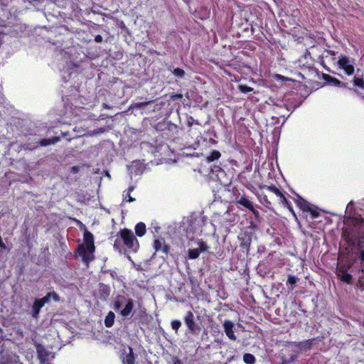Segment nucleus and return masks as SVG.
Instances as JSON below:
<instances>
[{
    "mask_svg": "<svg viewBox=\"0 0 364 364\" xmlns=\"http://www.w3.org/2000/svg\"><path fill=\"white\" fill-rule=\"evenodd\" d=\"M289 363H290V360H282V362L280 364H289Z\"/></svg>",
    "mask_w": 364,
    "mask_h": 364,
    "instance_id": "47",
    "label": "nucleus"
},
{
    "mask_svg": "<svg viewBox=\"0 0 364 364\" xmlns=\"http://www.w3.org/2000/svg\"><path fill=\"white\" fill-rule=\"evenodd\" d=\"M307 213H310L311 217L313 219L317 218L320 215L319 213L316 210L312 208L311 207L310 208V210H308Z\"/></svg>",
    "mask_w": 364,
    "mask_h": 364,
    "instance_id": "36",
    "label": "nucleus"
},
{
    "mask_svg": "<svg viewBox=\"0 0 364 364\" xmlns=\"http://www.w3.org/2000/svg\"><path fill=\"white\" fill-rule=\"evenodd\" d=\"M60 141V136H53L50 139H42L38 141V144L41 146H46L50 144H55Z\"/></svg>",
    "mask_w": 364,
    "mask_h": 364,
    "instance_id": "14",
    "label": "nucleus"
},
{
    "mask_svg": "<svg viewBox=\"0 0 364 364\" xmlns=\"http://www.w3.org/2000/svg\"><path fill=\"white\" fill-rule=\"evenodd\" d=\"M170 98L171 100H178V99H182L183 98V95L181 94V93H172L171 95H170Z\"/></svg>",
    "mask_w": 364,
    "mask_h": 364,
    "instance_id": "38",
    "label": "nucleus"
},
{
    "mask_svg": "<svg viewBox=\"0 0 364 364\" xmlns=\"http://www.w3.org/2000/svg\"><path fill=\"white\" fill-rule=\"evenodd\" d=\"M113 307L122 317L127 318L130 316L134 309V300L124 295H117L114 298Z\"/></svg>",
    "mask_w": 364,
    "mask_h": 364,
    "instance_id": "3",
    "label": "nucleus"
},
{
    "mask_svg": "<svg viewBox=\"0 0 364 364\" xmlns=\"http://www.w3.org/2000/svg\"><path fill=\"white\" fill-rule=\"evenodd\" d=\"M50 299V295H48V294L47 293L45 296H43L41 299H37L36 300L43 307L46 304L49 303Z\"/></svg>",
    "mask_w": 364,
    "mask_h": 364,
    "instance_id": "32",
    "label": "nucleus"
},
{
    "mask_svg": "<svg viewBox=\"0 0 364 364\" xmlns=\"http://www.w3.org/2000/svg\"><path fill=\"white\" fill-rule=\"evenodd\" d=\"M66 136V134L63 133V136Z\"/></svg>",
    "mask_w": 364,
    "mask_h": 364,
    "instance_id": "50",
    "label": "nucleus"
},
{
    "mask_svg": "<svg viewBox=\"0 0 364 364\" xmlns=\"http://www.w3.org/2000/svg\"><path fill=\"white\" fill-rule=\"evenodd\" d=\"M48 294L50 295V299H52L54 301H60V297L55 291L48 292Z\"/></svg>",
    "mask_w": 364,
    "mask_h": 364,
    "instance_id": "35",
    "label": "nucleus"
},
{
    "mask_svg": "<svg viewBox=\"0 0 364 364\" xmlns=\"http://www.w3.org/2000/svg\"><path fill=\"white\" fill-rule=\"evenodd\" d=\"M11 250V247H8L6 243L3 241V238L0 235V255L4 252H9Z\"/></svg>",
    "mask_w": 364,
    "mask_h": 364,
    "instance_id": "28",
    "label": "nucleus"
},
{
    "mask_svg": "<svg viewBox=\"0 0 364 364\" xmlns=\"http://www.w3.org/2000/svg\"><path fill=\"white\" fill-rule=\"evenodd\" d=\"M182 323L180 320H173L171 322V328L175 331L176 333H178V329L181 328Z\"/></svg>",
    "mask_w": 364,
    "mask_h": 364,
    "instance_id": "30",
    "label": "nucleus"
},
{
    "mask_svg": "<svg viewBox=\"0 0 364 364\" xmlns=\"http://www.w3.org/2000/svg\"><path fill=\"white\" fill-rule=\"evenodd\" d=\"M362 259L364 260V252H362Z\"/></svg>",
    "mask_w": 364,
    "mask_h": 364,
    "instance_id": "48",
    "label": "nucleus"
},
{
    "mask_svg": "<svg viewBox=\"0 0 364 364\" xmlns=\"http://www.w3.org/2000/svg\"><path fill=\"white\" fill-rule=\"evenodd\" d=\"M124 364H135V355L133 349L129 347V353L123 358Z\"/></svg>",
    "mask_w": 364,
    "mask_h": 364,
    "instance_id": "15",
    "label": "nucleus"
},
{
    "mask_svg": "<svg viewBox=\"0 0 364 364\" xmlns=\"http://www.w3.org/2000/svg\"><path fill=\"white\" fill-rule=\"evenodd\" d=\"M323 79L328 83L339 87L347 88L348 83L341 81L340 80L332 77L328 74H323Z\"/></svg>",
    "mask_w": 364,
    "mask_h": 364,
    "instance_id": "10",
    "label": "nucleus"
},
{
    "mask_svg": "<svg viewBox=\"0 0 364 364\" xmlns=\"http://www.w3.org/2000/svg\"><path fill=\"white\" fill-rule=\"evenodd\" d=\"M316 338L305 340L300 342H291V345L299 348L300 350L307 351L312 348Z\"/></svg>",
    "mask_w": 364,
    "mask_h": 364,
    "instance_id": "8",
    "label": "nucleus"
},
{
    "mask_svg": "<svg viewBox=\"0 0 364 364\" xmlns=\"http://www.w3.org/2000/svg\"><path fill=\"white\" fill-rule=\"evenodd\" d=\"M298 278L294 275H289L287 281V284H290L291 287L289 288L290 290L294 289V285L297 282Z\"/></svg>",
    "mask_w": 364,
    "mask_h": 364,
    "instance_id": "27",
    "label": "nucleus"
},
{
    "mask_svg": "<svg viewBox=\"0 0 364 364\" xmlns=\"http://www.w3.org/2000/svg\"><path fill=\"white\" fill-rule=\"evenodd\" d=\"M338 66L340 69L343 70L344 73L350 76L354 73L355 68L353 63L350 62L349 58L346 55H342L338 62Z\"/></svg>",
    "mask_w": 364,
    "mask_h": 364,
    "instance_id": "5",
    "label": "nucleus"
},
{
    "mask_svg": "<svg viewBox=\"0 0 364 364\" xmlns=\"http://www.w3.org/2000/svg\"><path fill=\"white\" fill-rule=\"evenodd\" d=\"M134 190V187L133 186H130L129 188H128V193L127 194V196H125V198H124V200L127 201V202H133L135 200V198H132L130 195V193Z\"/></svg>",
    "mask_w": 364,
    "mask_h": 364,
    "instance_id": "34",
    "label": "nucleus"
},
{
    "mask_svg": "<svg viewBox=\"0 0 364 364\" xmlns=\"http://www.w3.org/2000/svg\"><path fill=\"white\" fill-rule=\"evenodd\" d=\"M294 202L297 207H299L303 212L307 213L308 210H310V208L311 207V204L301 196L296 194Z\"/></svg>",
    "mask_w": 364,
    "mask_h": 364,
    "instance_id": "12",
    "label": "nucleus"
},
{
    "mask_svg": "<svg viewBox=\"0 0 364 364\" xmlns=\"http://www.w3.org/2000/svg\"><path fill=\"white\" fill-rule=\"evenodd\" d=\"M250 211L251 213H252V214L254 215L255 218L256 220H258L259 218V217H260L259 212L257 209H255L254 206H253V209L250 210Z\"/></svg>",
    "mask_w": 364,
    "mask_h": 364,
    "instance_id": "41",
    "label": "nucleus"
},
{
    "mask_svg": "<svg viewBox=\"0 0 364 364\" xmlns=\"http://www.w3.org/2000/svg\"><path fill=\"white\" fill-rule=\"evenodd\" d=\"M120 239L117 238L113 247L115 250H120L122 244L130 251L136 252L139 248V243L133 232L127 228H123L118 232Z\"/></svg>",
    "mask_w": 364,
    "mask_h": 364,
    "instance_id": "1",
    "label": "nucleus"
},
{
    "mask_svg": "<svg viewBox=\"0 0 364 364\" xmlns=\"http://www.w3.org/2000/svg\"><path fill=\"white\" fill-rule=\"evenodd\" d=\"M198 246H199V247L198 249L199 250V251L200 252H205L208 251V248H209V247L207 245V244L203 240H200L198 242Z\"/></svg>",
    "mask_w": 364,
    "mask_h": 364,
    "instance_id": "33",
    "label": "nucleus"
},
{
    "mask_svg": "<svg viewBox=\"0 0 364 364\" xmlns=\"http://www.w3.org/2000/svg\"><path fill=\"white\" fill-rule=\"evenodd\" d=\"M99 291L100 298L105 300H106L110 295V288L106 284H101Z\"/></svg>",
    "mask_w": 364,
    "mask_h": 364,
    "instance_id": "18",
    "label": "nucleus"
},
{
    "mask_svg": "<svg viewBox=\"0 0 364 364\" xmlns=\"http://www.w3.org/2000/svg\"><path fill=\"white\" fill-rule=\"evenodd\" d=\"M135 234L138 237H142L146 234V228L143 222L138 223L134 227Z\"/></svg>",
    "mask_w": 364,
    "mask_h": 364,
    "instance_id": "16",
    "label": "nucleus"
},
{
    "mask_svg": "<svg viewBox=\"0 0 364 364\" xmlns=\"http://www.w3.org/2000/svg\"><path fill=\"white\" fill-rule=\"evenodd\" d=\"M80 171V168L77 166H73L71 167V172L73 173H77Z\"/></svg>",
    "mask_w": 364,
    "mask_h": 364,
    "instance_id": "43",
    "label": "nucleus"
},
{
    "mask_svg": "<svg viewBox=\"0 0 364 364\" xmlns=\"http://www.w3.org/2000/svg\"><path fill=\"white\" fill-rule=\"evenodd\" d=\"M83 239L85 245L81 244L78 245L77 253L82 257L87 267H88L90 261L94 259L93 252L95 250L94 236L86 230L83 234Z\"/></svg>",
    "mask_w": 364,
    "mask_h": 364,
    "instance_id": "2",
    "label": "nucleus"
},
{
    "mask_svg": "<svg viewBox=\"0 0 364 364\" xmlns=\"http://www.w3.org/2000/svg\"><path fill=\"white\" fill-rule=\"evenodd\" d=\"M232 191L235 196V201L237 204L247 208L248 210L253 209V203L245 195L240 196V193L236 187H233Z\"/></svg>",
    "mask_w": 364,
    "mask_h": 364,
    "instance_id": "6",
    "label": "nucleus"
},
{
    "mask_svg": "<svg viewBox=\"0 0 364 364\" xmlns=\"http://www.w3.org/2000/svg\"><path fill=\"white\" fill-rule=\"evenodd\" d=\"M172 73L176 77H180V78L184 77V76L186 75L185 71L183 69L179 68H174Z\"/></svg>",
    "mask_w": 364,
    "mask_h": 364,
    "instance_id": "31",
    "label": "nucleus"
},
{
    "mask_svg": "<svg viewBox=\"0 0 364 364\" xmlns=\"http://www.w3.org/2000/svg\"><path fill=\"white\" fill-rule=\"evenodd\" d=\"M153 247L156 252H162L165 255H168L170 251V246L166 244L163 237H159L154 240Z\"/></svg>",
    "mask_w": 364,
    "mask_h": 364,
    "instance_id": "7",
    "label": "nucleus"
},
{
    "mask_svg": "<svg viewBox=\"0 0 364 364\" xmlns=\"http://www.w3.org/2000/svg\"><path fill=\"white\" fill-rule=\"evenodd\" d=\"M115 314L112 311H109L105 317V325L107 328H110L114 325Z\"/></svg>",
    "mask_w": 364,
    "mask_h": 364,
    "instance_id": "20",
    "label": "nucleus"
},
{
    "mask_svg": "<svg viewBox=\"0 0 364 364\" xmlns=\"http://www.w3.org/2000/svg\"><path fill=\"white\" fill-rule=\"evenodd\" d=\"M183 321L187 327L188 333L193 336H198L199 334L201 331V327L199 324L196 323L194 314L191 311H188L186 313Z\"/></svg>",
    "mask_w": 364,
    "mask_h": 364,
    "instance_id": "4",
    "label": "nucleus"
},
{
    "mask_svg": "<svg viewBox=\"0 0 364 364\" xmlns=\"http://www.w3.org/2000/svg\"><path fill=\"white\" fill-rule=\"evenodd\" d=\"M234 323L232 321L225 320L223 323V328L226 336L232 341L236 340V336L233 331Z\"/></svg>",
    "mask_w": 364,
    "mask_h": 364,
    "instance_id": "11",
    "label": "nucleus"
},
{
    "mask_svg": "<svg viewBox=\"0 0 364 364\" xmlns=\"http://www.w3.org/2000/svg\"><path fill=\"white\" fill-rule=\"evenodd\" d=\"M43 306L36 299L31 308V316L33 318L37 319L39 317V314Z\"/></svg>",
    "mask_w": 364,
    "mask_h": 364,
    "instance_id": "17",
    "label": "nucleus"
},
{
    "mask_svg": "<svg viewBox=\"0 0 364 364\" xmlns=\"http://www.w3.org/2000/svg\"><path fill=\"white\" fill-rule=\"evenodd\" d=\"M327 52L331 55H335L336 54V52L334 51V50H327Z\"/></svg>",
    "mask_w": 364,
    "mask_h": 364,
    "instance_id": "46",
    "label": "nucleus"
},
{
    "mask_svg": "<svg viewBox=\"0 0 364 364\" xmlns=\"http://www.w3.org/2000/svg\"><path fill=\"white\" fill-rule=\"evenodd\" d=\"M353 83L355 87L364 90V79L363 75H355L353 79Z\"/></svg>",
    "mask_w": 364,
    "mask_h": 364,
    "instance_id": "19",
    "label": "nucleus"
},
{
    "mask_svg": "<svg viewBox=\"0 0 364 364\" xmlns=\"http://www.w3.org/2000/svg\"><path fill=\"white\" fill-rule=\"evenodd\" d=\"M170 363L171 364H183V362L178 356L173 355L171 357V361Z\"/></svg>",
    "mask_w": 364,
    "mask_h": 364,
    "instance_id": "37",
    "label": "nucleus"
},
{
    "mask_svg": "<svg viewBox=\"0 0 364 364\" xmlns=\"http://www.w3.org/2000/svg\"><path fill=\"white\" fill-rule=\"evenodd\" d=\"M197 14H201V16H199L200 19H205L209 17L210 15V10H208L207 8L205 7H200L198 9V10L196 11Z\"/></svg>",
    "mask_w": 364,
    "mask_h": 364,
    "instance_id": "24",
    "label": "nucleus"
},
{
    "mask_svg": "<svg viewBox=\"0 0 364 364\" xmlns=\"http://www.w3.org/2000/svg\"><path fill=\"white\" fill-rule=\"evenodd\" d=\"M263 200L265 203V206L267 208H269V205H271V202L268 200V198L266 195L263 196Z\"/></svg>",
    "mask_w": 364,
    "mask_h": 364,
    "instance_id": "42",
    "label": "nucleus"
},
{
    "mask_svg": "<svg viewBox=\"0 0 364 364\" xmlns=\"http://www.w3.org/2000/svg\"><path fill=\"white\" fill-rule=\"evenodd\" d=\"M210 173L215 176V179L221 183H225L226 177L225 171L220 166H213L210 168Z\"/></svg>",
    "mask_w": 364,
    "mask_h": 364,
    "instance_id": "9",
    "label": "nucleus"
},
{
    "mask_svg": "<svg viewBox=\"0 0 364 364\" xmlns=\"http://www.w3.org/2000/svg\"><path fill=\"white\" fill-rule=\"evenodd\" d=\"M277 77L279 78V79H282V80H287V78H286L285 77L281 75H277Z\"/></svg>",
    "mask_w": 364,
    "mask_h": 364,
    "instance_id": "45",
    "label": "nucleus"
},
{
    "mask_svg": "<svg viewBox=\"0 0 364 364\" xmlns=\"http://www.w3.org/2000/svg\"><path fill=\"white\" fill-rule=\"evenodd\" d=\"M338 276L341 280L346 284H350L352 282V276L345 267H341L338 269Z\"/></svg>",
    "mask_w": 364,
    "mask_h": 364,
    "instance_id": "13",
    "label": "nucleus"
},
{
    "mask_svg": "<svg viewBox=\"0 0 364 364\" xmlns=\"http://www.w3.org/2000/svg\"><path fill=\"white\" fill-rule=\"evenodd\" d=\"M200 252L198 248L189 249L188 257L191 259H197L200 255Z\"/></svg>",
    "mask_w": 364,
    "mask_h": 364,
    "instance_id": "26",
    "label": "nucleus"
},
{
    "mask_svg": "<svg viewBox=\"0 0 364 364\" xmlns=\"http://www.w3.org/2000/svg\"><path fill=\"white\" fill-rule=\"evenodd\" d=\"M264 188L266 189H267L268 191H269L270 192L274 193L275 195H277L278 197H281L282 195H284V193L278 188H277L274 185H271V186H264Z\"/></svg>",
    "mask_w": 364,
    "mask_h": 364,
    "instance_id": "25",
    "label": "nucleus"
},
{
    "mask_svg": "<svg viewBox=\"0 0 364 364\" xmlns=\"http://www.w3.org/2000/svg\"><path fill=\"white\" fill-rule=\"evenodd\" d=\"M237 88L242 93H248L253 91V88L247 85H238Z\"/></svg>",
    "mask_w": 364,
    "mask_h": 364,
    "instance_id": "29",
    "label": "nucleus"
},
{
    "mask_svg": "<svg viewBox=\"0 0 364 364\" xmlns=\"http://www.w3.org/2000/svg\"><path fill=\"white\" fill-rule=\"evenodd\" d=\"M95 41L96 43H102V36L100 35H97L95 37Z\"/></svg>",
    "mask_w": 364,
    "mask_h": 364,
    "instance_id": "44",
    "label": "nucleus"
},
{
    "mask_svg": "<svg viewBox=\"0 0 364 364\" xmlns=\"http://www.w3.org/2000/svg\"><path fill=\"white\" fill-rule=\"evenodd\" d=\"M194 123L196 124H200L198 120H195L193 117H190L187 121L188 126L191 127Z\"/></svg>",
    "mask_w": 364,
    "mask_h": 364,
    "instance_id": "39",
    "label": "nucleus"
},
{
    "mask_svg": "<svg viewBox=\"0 0 364 364\" xmlns=\"http://www.w3.org/2000/svg\"><path fill=\"white\" fill-rule=\"evenodd\" d=\"M280 202L287 208V209L294 215V217H296V214L294 211L293 207L291 204V203L287 199L284 195H282L280 197Z\"/></svg>",
    "mask_w": 364,
    "mask_h": 364,
    "instance_id": "22",
    "label": "nucleus"
},
{
    "mask_svg": "<svg viewBox=\"0 0 364 364\" xmlns=\"http://www.w3.org/2000/svg\"><path fill=\"white\" fill-rule=\"evenodd\" d=\"M221 156V154L219 151L218 150H212L209 155H208L206 156V161L208 162H212V161H214L215 160H218L220 158Z\"/></svg>",
    "mask_w": 364,
    "mask_h": 364,
    "instance_id": "21",
    "label": "nucleus"
},
{
    "mask_svg": "<svg viewBox=\"0 0 364 364\" xmlns=\"http://www.w3.org/2000/svg\"><path fill=\"white\" fill-rule=\"evenodd\" d=\"M149 103H151V101L137 102L136 103L135 107L138 108H142L147 106Z\"/></svg>",
    "mask_w": 364,
    "mask_h": 364,
    "instance_id": "40",
    "label": "nucleus"
},
{
    "mask_svg": "<svg viewBox=\"0 0 364 364\" xmlns=\"http://www.w3.org/2000/svg\"><path fill=\"white\" fill-rule=\"evenodd\" d=\"M243 361L246 364H254L256 361V359L252 354L246 353L243 355Z\"/></svg>",
    "mask_w": 364,
    "mask_h": 364,
    "instance_id": "23",
    "label": "nucleus"
},
{
    "mask_svg": "<svg viewBox=\"0 0 364 364\" xmlns=\"http://www.w3.org/2000/svg\"><path fill=\"white\" fill-rule=\"evenodd\" d=\"M38 353L39 355H40V356H41V352H40V350H38Z\"/></svg>",
    "mask_w": 364,
    "mask_h": 364,
    "instance_id": "49",
    "label": "nucleus"
}]
</instances>
